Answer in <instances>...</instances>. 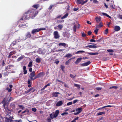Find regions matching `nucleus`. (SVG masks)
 I'll return each instance as SVG.
<instances>
[{"instance_id": "obj_1", "label": "nucleus", "mask_w": 122, "mask_h": 122, "mask_svg": "<svg viewBox=\"0 0 122 122\" xmlns=\"http://www.w3.org/2000/svg\"><path fill=\"white\" fill-rule=\"evenodd\" d=\"M38 12H35V10L34 9L29 11L25 13L24 14L23 17L20 19V21H21V20L27 19L30 17H31L33 18L37 15Z\"/></svg>"}, {"instance_id": "obj_2", "label": "nucleus", "mask_w": 122, "mask_h": 122, "mask_svg": "<svg viewBox=\"0 0 122 122\" xmlns=\"http://www.w3.org/2000/svg\"><path fill=\"white\" fill-rule=\"evenodd\" d=\"M7 100L8 99L7 98H4L2 102L4 103L3 106L6 111V115L10 116L11 114L10 111L8 110L7 107H5V106L6 105L5 103L7 102Z\"/></svg>"}, {"instance_id": "obj_3", "label": "nucleus", "mask_w": 122, "mask_h": 122, "mask_svg": "<svg viewBox=\"0 0 122 122\" xmlns=\"http://www.w3.org/2000/svg\"><path fill=\"white\" fill-rule=\"evenodd\" d=\"M59 113V111L58 110H56L55 112H53L50 114V117L51 120L53 119L54 118L56 117Z\"/></svg>"}, {"instance_id": "obj_4", "label": "nucleus", "mask_w": 122, "mask_h": 122, "mask_svg": "<svg viewBox=\"0 0 122 122\" xmlns=\"http://www.w3.org/2000/svg\"><path fill=\"white\" fill-rule=\"evenodd\" d=\"M35 72L34 71H33L30 74L29 77L30 78L31 80H33L36 78L37 77V76L34 77L35 75Z\"/></svg>"}, {"instance_id": "obj_5", "label": "nucleus", "mask_w": 122, "mask_h": 122, "mask_svg": "<svg viewBox=\"0 0 122 122\" xmlns=\"http://www.w3.org/2000/svg\"><path fill=\"white\" fill-rule=\"evenodd\" d=\"M88 0H86L84 1L83 0H77V4H81L82 5L84 4L87 2Z\"/></svg>"}, {"instance_id": "obj_6", "label": "nucleus", "mask_w": 122, "mask_h": 122, "mask_svg": "<svg viewBox=\"0 0 122 122\" xmlns=\"http://www.w3.org/2000/svg\"><path fill=\"white\" fill-rule=\"evenodd\" d=\"M5 120L6 122H12V119L13 118V117H6L5 118Z\"/></svg>"}, {"instance_id": "obj_7", "label": "nucleus", "mask_w": 122, "mask_h": 122, "mask_svg": "<svg viewBox=\"0 0 122 122\" xmlns=\"http://www.w3.org/2000/svg\"><path fill=\"white\" fill-rule=\"evenodd\" d=\"M54 38L56 39L60 37V36L57 31H55L54 33Z\"/></svg>"}, {"instance_id": "obj_8", "label": "nucleus", "mask_w": 122, "mask_h": 122, "mask_svg": "<svg viewBox=\"0 0 122 122\" xmlns=\"http://www.w3.org/2000/svg\"><path fill=\"white\" fill-rule=\"evenodd\" d=\"M77 26L75 25H74V27H73V31L74 32H76V29H79L80 27V24H78L77 25Z\"/></svg>"}, {"instance_id": "obj_9", "label": "nucleus", "mask_w": 122, "mask_h": 122, "mask_svg": "<svg viewBox=\"0 0 122 122\" xmlns=\"http://www.w3.org/2000/svg\"><path fill=\"white\" fill-rule=\"evenodd\" d=\"M39 31V28L34 29L32 31L31 33L33 34H35L36 33L38 32Z\"/></svg>"}, {"instance_id": "obj_10", "label": "nucleus", "mask_w": 122, "mask_h": 122, "mask_svg": "<svg viewBox=\"0 0 122 122\" xmlns=\"http://www.w3.org/2000/svg\"><path fill=\"white\" fill-rule=\"evenodd\" d=\"M58 45L59 46H62L65 47H68L67 44L64 43H59Z\"/></svg>"}, {"instance_id": "obj_11", "label": "nucleus", "mask_w": 122, "mask_h": 122, "mask_svg": "<svg viewBox=\"0 0 122 122\" xmlns=\"http://www.w3.org/2000/svg\"><path fill=\"white\" fill-rule=\"evenodd\" d=\"M60 94L59 92H53L52 93L53 97H57L58 96V95Z\"/></svg>"}, {"instance_id": "obj_12", "label": "nucleus", "mask_w": 122, "mask_h": 122, "mask_svg": "<svg viewBox=\"0 0 122 122\" xmlns=\"http://www.w3.org/2000/svg\"><path fill=\"white\" fill-rule=\"evenodd\" d=\"M120 29V27L118 26H115L114 27V30L115 31H118Z\"/></svg>"}, {"instance_id": "obj_13", "label": "nucleus", "mask_w": 122, "mask_h": 122, "mask_svg": "<svg viewBox=\"0 0 122 122\" xmlns=\"http://www.w3.org/2000/svg\"><path fill=\"white\" fill-rule=\"evenodd\" d=\"M63 104V102L61 101L58 102L56 104V106H61Z\"/></svg>"}, {"instance_id": "obj_14", "label": "nucleus", "mask_w": 122, "mask_h": 122, "mask_svg": "<svg viewBox=\"0 0 122 122\" xmlns=\"http://www.w3.org/2000/svg\"><path fill=\"white\" fill-rule=\"evenodd\" d=\"M82 59V58L81 57H80L78 58L75 61V63L76 64H78V63L81 61Z\"/></svg>"}, {"instance_id": "obj_15", "label": "nucleus", "mask_w": 122, "mask_h": 122, "mask_svg": "<svg viewBox=\"0 0 122 122\" xmlns=\"http://www.w3.org/2000/svg\"><path fill=\"white\" fill-rule=\"evenodd\" d=\"M103 26V25L102 24L101 22L100 23V24L99 25H96V28H100Z\"/></svg>"}, {"instance_id": "obj_16", "label": "nucleus", "mask_w": 122, "mask_h": 122, "mask_svg": "<svg viewBox=\"0 0 122 122\" xmlns=\"http://www.w3.org/2000/svg\"><path fill=\"white\" fill-rule=\"evenodd\" d=\"M101 17H99L98 18L97 17L95 18V19L97 23L101 22Z\"/></svg>"}, {"instance_id": "obj_17", "label": "nucleus", "mask_w": 122, "mask_h": 122, "mask_svg": "<svg viewBox=\"0 0 122 122\" xmlns=\"http://www.w3.org/2000/svg\"><path fill=\"white\" fill-rule=\"evenodd\" d=\"M23 71L24 72V74H26L27 72V71L26 70V67L25 66H23Z\"/></svg>"}, {"instance_id": "obj_18", "label": "nucleus", "mask_w": 122, "mask_h": 122, "mask_svg": "<svg viewBox=\"0 0 122 122\" xmlns=\"http://www.w3.org/2000/svg\"><path fill=\"white\" fill-rule=\"evenodd\" d=\"M82 111L81 108H78L76 110V111L78 112L79 113H80Z\"/></svg>"}, {"instance_id": "obj_19", "label": "nucleus", "mask_w": 122, "mask_h": 122, "mask_svg": "<svg viewBox=\"0 0 122 122\" xmlns=\"http://www.w3.org/2000/svg\"><path fill=\"white\" fill-rule=\"evenodd\" d=\"M31 91L32 92H33L35 91V90L32 88H31L27 90V93H28Z\"/></svg>"}, {"instance_id": "obj_20", "label": "nucleus", "mask_w": 122, "mask_h": 122, "mask_svg": "<svg viewBox=\"0 0 122 122\" xmlns=\"http://www.w3.org/2000/svg\"><path fill=\"white\" fill-rule=\"evenodd\" d=\"M57 27L59 29V30H60L62 29L63 27V26L61 24H59L58 25Z\"/></svg>"}, {"instance_id": "obj_21", "label": "nucleus", "mask_w": 122, "mask_h": 122, "mask_svg": "<svg viewBox=\"0 0 122 122\" xmlns=\"http://www.w3.org/2000/svg\"><path fill=\"white\" fill-rule=\"evenodd\" d=\"M44 75V73L43 72H41L39 73L37 75V77L38 78L41 76H43Z\"/></svg>"}, {"instance_id": "obj_22", "label": "nucleus", "mask_w": 122, "mask_h": 122, "mask_svg": "<svg viewBox=\"0 0 122 122\" xmlns=\"http://www.w3.org/2000/svg\"><path fill=\"white\" fill-rule=\"evenodd\" d=\"M86 47H88L90 48H96L97 47L95 45H88L86 46Z\"/></svg>"}, {"instance_id": "obj_23", "label": "nucleus", "mask_w": 122, "mask_h": 122, "mask_svg": "<svg viewBox=\"0 0 122 122\" xmlns=\"http://www.w3.org/2000/svg\"><path fill=\"white\" fill-rule=\"evenodd\" d=\"M68 15V13H66L65 15L62 17L61 18V19H64L66 18Z\"/></svg>"}, {"instance_id": "obj_24", "label": "nucleus", "mask_w": 122, "mask_h": 122, "mask_svg": "<svg viewBox=\"0 0 122 122\" xmlns=\"http://www.w3.org/2000/svg\"><path fill=\"white\" fill-rule=\"evenodd\" d=\"M64 36L66 37H69L70 36L69 33L67 32L65 33L64 34Z\"/></svg>"}, {"instance_id": "obj_25", "label": "nucleus", "mask_w": 122, "mask_h": 122, "mask_svg": "<svg viewBox=\"0 0 122 122\" xmlns=\"http://www.w3.org/2000/svg\"><path fill=\"white\" fill-rule=\"evenodd\" d=\"M72 56V55L71 54L68 53L67 54L65 57H67V58H69L71 57Z\"/></svg>"}, {"instance_id": "obj_26", "label": "nucleus", "mask_w": 122, "mask_h": 122, "mask_svg": "<svg viewBox=\"0 0 122 122\" xmlns=\"http://www.w3.org/2000/svg\"><path fill=\"white\" fill-rule=\"evenodd\" d=\"M31 36V34L30 32H27L26 35V37L27 38H30Z\"/></svg>"}, {"instance_id": "obj_27", "label": "nucleus", "mask_w": 122, "mask_h": 122, "mask_svg": "<svg viewBox=\"0 0 122 122\" xmlns=\"http://www.w3.org/2000/svg\"><path fill=\"white\" fill-rule=\"evenodd\" d=\"M105 114V112H101L97 113V115H102V114Z\"/></svg>"}, {"instance_id": "obj_28", "label": "nucleus", "mask_w": 122, "mask_h": 122, "mask_svg": "<svg viewBox=\"0 0 122 122\" xmlns=\"http://www.w3.org/2000/svg\"><path fill=\"white\" fill-rule=\"evenodd\" d=\"M56 48H54L52 50V52H54L55 51H56L57 52V51H62L63 50H62V49H60V50H59L57 51H56V50H56Z\"/></svg>"}, {"instance_id": "obj_29", "label": "nucleus", "mask_w": 122, "mask_h": 122, "mask_svg": "<svg viewBox=\"0 0 122 122\" xmlns=\"http://www.w3.org/2000/svg\"><path fill=\"white\" fill-rule=\"evenodd\" d=\"M87 53L88 54L91 55H96L99 54V53L98 52H96L94 53H90L88 52H87Z\"/></svg>"}, {"instance_id": "obj_30", "label": "nucleus", "mask_w": 122, "mask_h": 122, "mask_svg": "<svg viewBox=\"0 0 122 122\" xmlns=\"http://www.w3.org/2000/svg\"><path fill=\"white\" fill-rule=\"evenodd\" d=\"M24 56H22L21 57H19L18 59L17 60L18 61H20L22 59H23V58H24Z\"/></svg>"}, {"instance_id": "obj_31", "label": "nucleus", "mask_w": 122, "mask_h": 122, "mask_svg": "<svg viewBox=\"0 0 122 122\" xmlns=\"http://www.w3.org/2000/svg\"><path fill=\"white\" fill-rule=\"evenodd\" d=\"M71 59H70L68 60L66 62L65 64L67 65H68L69 63L71 62Z\"/></svg>"}, {"instance_id": "obj_32", "label": "nucleus", "mask_w": 122, "mask_h": 122, "mask_svg": "<svg viewBox=\"0 0 122 122\" xmlns=\"http://www.w3.org/2000/svg\"><path fill=\"white\" fill-rule=\"evenodd\" d=\"M33 7L36 8V9H37L39 7V6L38 5H33Z\"/></svg>"}, {"instance_id": "obj_33", "label": "nucleus", "mask_w": 122, "mask_h": 122, "mask_svg": "<svg viewBox=\"0 0 122 122\" xmlns=\"http://www.w3.org/2000/svg\"><path fill=\"white\" fill-rule=\"evenodd\" d=\"M32 61L30 62L28 65V66L29 67H32Z\"/></svg>"}, {"instance_id": "obj_34", "label": "nucleus", "mask_w": 122, "mask_h": 122, "mask_svg": "<svg viewBox=\"0 0 122 122\" xmlns=\"http://www.w3.org/2000/svg\"><path fill=\"white\" fill-rule=\"evenodd\" d=\"M85 52V51H79L76 52V54H78L79 53H84Z\"/></svg>"}, {"instance_id": "obj_35", "label": "nucleus", "mask_w": 122, "mask_h": 122, "mask_svg": "<svg viewBox=\"0 0 122 122\" xmlns=\"http://www.w3.org/2000/svg\"><path fill=\"white\" fill-rule=\"evenodd\" d=\"M93 1L94 3L96 4H98L99 3L98 1L97 0H93Z\"/></svg>"}, {"instance_id": "obj_36", "label": "nucleus", "mask_w": 122, "mask_h": 122, "mask_svg": "<svg viewBox=\"0 0 122 122\" xmlns=\"http://www.w3.org/2000/svg\"><path fill=\"white\" fill-rule=\"evenodd\" d=\"M27 112L26 113V114H28V113H29V111L27 110V109L26 110H25V111H24V112H22V113H23L25 112Z\"/></svg>"}, {"instance_id": "obj_37", "label": "nucleus", "mask_w": 122, "mask_h": 122, "mask_svg": "<svg viewBox=\"0 0 122 122\" xmlns=\"http://www.w3.org/2000/svg\"><path fill=\"white\" fill-rule=\"evenodd\" d=\"M36 61L37 62L39 63L41 61L40 59L39 58H36Z\"/></svg>"}, {"instance_id": "obj_38", "label": "nucleus", "mask_w": 122, "mask_h": 122, "mask_svg": "<svg viewBox=\"0 0 122 122\" xmlns=\"http://www.w3.org/2000/svg\"><path fill=\"white\" fill-rule=\"evenodd\" d=\"M96 28V29L94 31V32H95V33L96 34H97L98 30L97 29L98 28Z\"/></svg>"}, {"instance_id": "obj_39", "label": "nucleus", "mask_w": 122, "mask_h": 122, "mask_svg": "<svg viewBox=\"0 0 122 122\" xmlns=\"http://www.w3.org/2000/svg\"><path fill=\"white\" fill-rule=\"evenodd\" d=\"M61 67L62 71H64V69L65 68V67L63 65H61Z\"/></svg>"}, {"instance_id": "obj_40", "label": "nucleus", "mask_w": 122, "mask_h": 122, "mask_svg": "<svg viewBox=\"0 0 122 122\" xmlns=\"http://www.w3.org/2000/svg\"><path fill=\"white\" fill-rule=\"evenodd\" d=\"M72 104V102H70L67 103V105L69 106Z\"/></svg>"}, {"instance_id": "obj_41", "label": "nucleus", "mask_w": 122, "mask_h": 122, "mask_svg": "<svg viewBox=\"0 0 122 122\" xmlns=\"http://www.w3.org/2000/svg\"><path fill=\"white\" fill-rule=\"evenodd\" d=\"M81 66H87V65L86 64V62L83 63L81 64Z\"/></svg>"}, {"instance_id": "obj_42", "label": "nucleus", "mask_w": 122, "mask_h": 122, "mask_svg": "<svg viewBox=\"0 0 122 122\" xmlns=\"http://www.w3.org/2000/svg\"><path fill=\"white\" fill-rule=\"evenodd\" d=\"M117 88V87L116 86H112L110 87L109 88L110 89H112V88H115L116 89Z\"/></svg>"}, {"instance_id": "obj_43", "label": "nucleus", "mask_w": 122, "mask_h": 122, "mask_svg": "<svg viewBox=\"0 0 122 122\" xmlns=\"http://www.w3.org/2000/svg\"><path fill=\"white\" fill-rule=\"evenodd\" d=\"M107 51L110 52H112L113 51V50L110 49L107 50Z\"/></svg>"}, {"instance_id": "obj_44", "label": "nucleus", "mask_w": 122, "mask_h": 122, "mask_svg": "<svg viewBox=\"0 0 122 122\" xmlns=\"http://www.w3.org/2000/svg\"><path fill=\"white\" fill-rule=\"evenodd\" d=\"M74 85L76 87H77L78 88H80V86L79 85L77 84H75Z\"/></svg>"}, {"instance_id": "obj_45", "label": "nucleus", "mask_w": 122, "mask_h": 122, "mask_svg": "<svg viewBox=\"0 0 122 122\" xmlns=\"http://www.w3.org/2000/svg\"><path fill=\"white\" fill-rule=\"evenodd\" d=\"M19 107L22 109H23L24 108V107L22 105H19Z\"/></svg>"}, {"instance_id": "obj_46", "label": "nucleus", "mask_w": 122, "mask_h": 122, "mask_svg": "<svg viewBox=\"0 0 122 122\" xmlns=\"http://www.w3.org/2000/svg\"><path fill=\"white\" fill-rule=\"evenodd\" d=\"M39 31H40L41 30H46V28H39Z\"/></svg>"}, {"instance_id": "obj_47", "label": "nucleus", "mask_w": 122, "mask_h": 122, "mask_svg": "<svg viewBox=\"0 0 122 122\" xmlns=\"http://www.w3.org/2000/svg\"><path fill=\"white\" fill-rule=\"evenodd\" d=\"M102 89V88L101 87H97L96 88V89L97 90H100Z\"/></svg>"}, {"instance_id": "obj_48", "label": "nucleus", "mask_w": 122, "mask_h": 122, "mask_svg": "<svg viewBox=\"0 0 122 122\" xmlns=\"http://www.w3.org/2000/svg\"><path fill=\"white\" fill-rule=\"evenodd\" d=\"M7 90L9 92H10L12 90L11 88H7Z\"/></svg>"}, {"instance_id": "obj_49", "label": "nucleus", "mask_w": 122, "mask_h": 122, "mask_svg": "<svg viewBox=\"0 0 122 122\" xmlns=\"http://www.w3.org/2000/svg\"><path fill=\"white\" fill-rule=\"evenodd\" d=\"M86 63L87 66H88L90 64L91 62L90 61H88L86 62Z\"/></svg>"}, {"instance_id": "obj_50", "label": "nucleus", "mask_w": 122, "mask_h": 122, "mask_svg": "<svg viewBox=\"0 0 122 122\" xmlns=\"http://www.w3.org/2000/svg\"><path fill=\"white\" fill-rule=\"evenodd\" d=\"M118 18L120 19H122V15H119Z\"/></svg>"}, {"instance_id": "obj_51", "label": "nucleus", "mask_w": 122, "mask_h": 122, "mask_svg": "<svg viewBox=\"0 0 122 122\" xmlns=\"http://www.w3.org/2000/svg\"><path fill=\"white\" fill-rule=\"evenodd\" d=\"M102 14L103 15H104V16H106L107 17V15H108L107 14H106V13H102Z\"/></svg>"}, {"instance_id": "obj_52", "label": "nucleus", "mask_w": 122, "mask_h": 122, "mask_svg": "<svg viewBox=\"0 0 122 122\" xmlns=\"http://www.w3.org/2000/svg\"><path fill=\"white\" fill-rule=\"evenodd\" d=\"M31 83V80L30 79H28V84H30Z\"/></svg>"}, {"instance_id": "obj_53", "label": "nucleus", "mask_w": 122, "mask_h": 122, "mask_svg": "<svg viewBox=\"0 0 122 122\" xmlns=\"http://www.w3.org/2000/svg\"><path fill=\"white\" fill-rule=\"evenodd\" d=\"M68 114V113L66 112H64L63 113L61 114V115H63L65 114Z\"/></svg>"}, {"instance_id": "obj_54", "label": "nucleus", "mask_w": 122, "mask_h": 122, "mask_svg": "<svg viewBox=\"0 0 122 122\" xmlns=\"http://www.w3.org/2000/svg\"><path fill=\"white\" fill-rule=\"evenodd\" d=\"M88 34V35H90L92 34V32L91 31H89L87 32Z\"/></svg>"}, {"instance_id": "obj_55", "label": "nucleus", "mask_w": 122, "mask_h": 122, "mask_svg": "<svg viewBox=\"0 0 122 122\" xmlns=\"http://www.w3.org/2000/svg\"><path fill=\"white\" fill-rule=\"evenodd\" d=\"M32 110L33 111L35 112L36 111V109L35 108H32Z\"/></svg>"}, {"instance_id": "obj_56", "label": "nucleus", "mask_w": 122, "mask_h": 122, "mask_svg": "<svg viewBox=\"0 0 122 122\" xmlns=\"http://www.w3.org/2000/svg\"><path fill=\"white\" fill-rule=\"evenodd\" d=\"M108 29H106L105 30V34H107L108 33Z\"/></svg>"}, {"instance_id": "obj_57", "label": "nucleus", "mask_w": 122, "mask_h": 122, "mask_svg": "<svg viewBox=\"0 0 122 122\" xmlns=\"http://www.w3.org/2000/svg\"><path fill=\"white\" fill-rule=\"evenodd\" d=\"M59 61L57 60H56L55 62V63L57 64H58L59 63Z\"/></svg>"}, {"instance_id": "obj_58", "label": "nucleus", "mask_w": 122, "mask_h": 122, "mask_svg": "<svg viewBox=\"0 0 122 122\" xmlns=\"http://www.w3.org/2000/svg\"><path fill=\"white\" fill-rule=\"evenodd\" d=\"M78 100H75L73 101V103L74 104H75L76 103L77 101Z\"/></svg>"}, {"instance_id": "obj_59", "label": "nucleus", "mask_w": 122, "mask_h": 122, "mask_svg": "<svg viewBox=\"0 0 122 122\" xmlns=\"http://www.w3.org/2000/svg\"><path fill=\"white\" fill-rule=\"evenodd\" d=\"M22 122V121L21 120H17L15 121V122Z\"/></svg>"}, {"instance_id": "obj_60", "label": "nucleus", "mask_w": 122, "mask_h": 122, "mask_svg": "<svg viewBox=\"0 0 122 122\" xmlns=\"http://www.w3.org/2000/svg\"><path fill=\"white\" fill-rule=\"evenodd\" d=\"M70 76L71 77L73 78H74L76 76H73V75L72 74H70Z\"/></svg>"}, {"instance_id": "obj_61", "label": "nucleus", "mask_w": 122, "mask_h": 122, "mask_svg": "<svg viewBox=\"0 0 122 122\" xmlns=\"http://www.w3.org/2000/svg\"><path fill=\"white\" fill-rule=\"evenodd\" d=\"M111 22H110L107 23V25L108 27H109V25L111 24Z\"/></svg>"}, {"instance_id": "obj_62", "label": "nucleus", "mask_w": 122, "mask_h": 122, "mask_svg": "<svg viewBox=\"0 0 122 122\" xmlns=\"http://www.w3.org/2000/svg\"><path fill=\"white\" fill-rule=\"evenodd\" d=\"M90 41L91 42H96V41L94 40H93L92 39L90 40Z\"/></svg>"}, {"instance_id": "obj_63", "label": "nucleus", "mask_w": 122, "mask_h": 122, "mask_svg": "<svg viewBox=\"0 0 122 122\" xmlns=\"http://www.w3.org/2000/svg\"><path fill=\"white\" fill-rule=\"evenodd\" d=\"M29 71L30 72H32V69L31 68H30L29 69Z\"/></svg>"}, {"instance_id": "obj_64", "label": "nucleus", "mask_w": 122, "mask_h": 122, "mask_svg": "<svg viewBox=\"0 0 122 122\" xmlns=\"http://www.w3.org/2000/svg\"><path fill=\"white\" fill-rule=\"evenodd\" d=\"M86 36V35L84 33H83L82 34V37H84L85 36Z\"/></svg>"}]
</instances>
